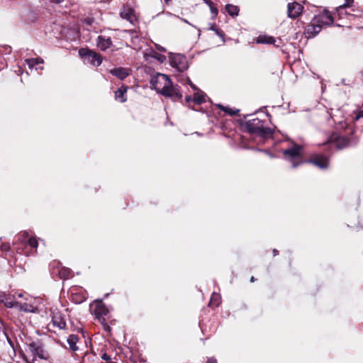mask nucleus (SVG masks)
<instances>
[{"instance_id":"c756f323","label":"nucleus","mask_w":363,"mask_h":363,"mask_svg":"<svg viewBox=\"0 0 363 363\" xmlns=\"http://www.w3.org/2000/svg\"><path fill=\"white\" fill-rule=\"evenodd\" d=\"M215 33L219 36L220 38H222L223 41L224 42L225 40H224V36H225V33L223 30H221L219 28H217L216 30H215Z\"/></svg>"},{"instance_id":"bb28decb","label":"nucleus","mask_w":363,"mask_h":363,"mask_svg":"<svg viewBox=\"0 0 363 363\" xmlns=\"http://www.w3.org/2000/svg\"><path fill=\"white\" fill-rule=\"evenodd\" d=\"M222 111H223L225 113H228L230 116H235L239 112L238 109L233 110L229 107L223 106L220 104L217 105Z\"/></svg>"},{"instance_id":"9d476101","label":"nucleus","mask_w":363,"mask_h":363,"mask_svg":"<svg viewBox=\"0 0 363 363\" xmlns=\"http://www.w3.org/2000/svg\"><path fill=\"white\" fill-rule=\"evenodd\" d=\"M169 61L171 66L180 72H183L189 68L187 58L183 55L174 54L171 56Z\"/></svg>"},{"instance_id":"0eeeda50","label":"nucleus","mask_w":363,"mask_h":363,"mask_svg":"<svg viewBox=\"0 0 363 363\" xmlns=\"http://www.w3.org/2000/svg\"><path fill=\"white\" fill-rule=\"evenodd\" d=\"M79 54L89 64L98 67L102 62V58L99 53L87 48H82L79 50Z\"/></svg>"},{"instance_id":"2eb2a0df","label":"nucleus","mask_w":363,"mask_h":363,"mask_svg":"<svg viewBox=\"0 0 363 363\" xmlns=\"http://www.w3.org/2000/svg\"><path fill=\"white\" fill-rule=\"evenodd\" d=\"M112 44V40L108 36L99 35L97 38L96 45L102 51L111 48Z\"/></svg>"},{"instance_id":"79ce46f5","label":"nucleus","mask_w":363,"mask_h":363,"mask_svg":"<svg viewBox=\"0 0 363 363\" xmlns=\"http://www.w3.org/2000/svg\"><path fill=\"white\" fill-rule=\"evenodd\" d=\"M273 254H274V256L277 255H278V250H276V249H274V250H273Z\"/></svg>"},{"instance_id":"6ab92c4d","label":"nucleus","mask_w":363,"mask_h":363,"mask_svg":"<svg viewBox=\"0 0 363 363\" xmlns=\"http://www.w3.org/2000/svg\"><path fill=\"white\" fill-rule=\"evenodd\" d=\"M127 91V86H121L118 90L115 91V99L120 102L126 101V97L125 96V92Z\"/></svg>"},{"instance_id":"ddd939ff","label":"nucleus","mask_w":363,"mask_h":363,"mask_svg":"<svg viewBox=\"0 0 363 363\" xmlns=\"http://www.w3.org/2000/svg\"><path fill=\"white\" fill-rule=\"evenodd\" d=\"M120 16L123 19L128 21L132 25H135V23L137 21L135 10L128 6H123V9L120 12Z\"/></svg>"},{"instance_id":"cd10ccee","label":"nucleus","mask_w":363,"mask_h":363,"mask_svg":"<svg viewBox=\"0 0 363 363\" xmlns=\"http://www.w3.org/2000/svg\"><path fill=\"white\" fill-rule=\"evenodd\" d=\"M61 278L67 279L71 276V270L69 269H62L59 271Z\"/></svg>"},{"instance_id":"58836bf2","label":"nucleus","mask_w":363,"mask_h":363,"mask_svg":"<svg viewBox=\"0 0 363 363\" xmlns=\"http://www.w3.org/2000/svg\"><path fill=\"white\" fill-rule=\"evenodd\" d=\"M156 48L157 50H160V51H164L165 49L164 48H162V46H160V45H156Z\"/></svg>"},{"instance_id":"4468645a","label":"nucleus","mask_w":363,"mask_h":363,"mask_svg":"<svg viewBox=\"0 0 363 363\" xmlns=\"http://www.w3.org/2000/svg\"><path fill=\"white\" fill-rule=\"evenodd\" d=\"M303 9V6L297 2L289 3L287 6L288 16L291 18H296L302 13Z\"/></svg>"},{"instance_id":"c9c22d12","label":"nucleus","mask_w":363,"mask_h":363,"mask_svg":"<svg viewBox=\"0 0 363 363\" xmlns=\"http://www.w3.org/2000/svg\"><path fill=\"white\" fill-rule=\"evenodd\" d=\"M18 75L23 73V70L21 67H18V70L15 71Z\"/></svg>"},{"instance_id":"b1692460","label":"nucleus","mask_w":363,"mask_h":363,"mask_svg":"<svg viewBox=\"0 0 363 363\" xmlns=\"http://www.w3.org/2000/svg\"><path fill=\"white\" fill-rule=\"evenodd\" d=\"M52 323L54 326L59 328L60 329H65L66 327V323L60 316L54 315L52 317Z\"/></svg>"},{"instance_id":"e433bc0d","label":"nucleus","mask_w":363,"mask_h":363,"mask_svg":"<svg viewBox=\"0 0 363 363\" xmlns=\"http://www.w3.org/2000/svg\"><path fill=\"white\" fill-rule=\"evenodd\" d=\"M345 3L342 5V6L346 7L350 6V0H345Z\"/></svg>"},{"instance_id":"aec40b11","label":"nucleus","mask_w":363,"mask_h":363,"mask_svg":"<svg viewBox=\"0 0 363 363\" xmlns=\"http://www.w3.org/2000/svg\"><path fill=\"white\" fill-rule=\"evenodd\" d=\"M79 341V337L76 335H70L67 338V343L69 346L70 350L72 351H77L79 350L77 343Z\"/></svg>"},{"instance_id":"7ed1b4c3","label":"nucleus","mask_w":363,"mask_h":363,"mask_svg":"<svg viewBox=\"0 0 363 363\" xmlns=\"http://www.w3.org/2000/svg\"><path fill=\"white\" fill-rule=\"evenodd\" d=\"M246 128L251 134L257 135L262 138H268L272 136L273 130L264 126V121L255 118L246 121Z\"/></svg>"},{"instance_id":"a211bd4d","label":"nucleus","mask_w":363,"mask_h":363,"mask_svg":"<svg viewBox=\"0 0 363 363\" xmlns=\"http://www.w3.org/2000/svg\"><path fill=\"white\" fill-rule=\"evenodd\" d=\"M257 43H259V44H269V45H272V44H274L275 42H276V40L274 37L272 36H269V35H259L257 38V40H256Z\"/></svg>"},{"instance_id":"de8ad7c7","label":"nucleus","mask_w":363,"mask_h":363,"mask_svg":"<svg viewBox=\"0 0 363 363\" xmlns=\"http://www.w3.org/2000/svg\"><path fill=\"white\" fill-rule=\"evenodd\" d=\"M165 3H169L171 0H164Z\"/></svg>"},{"instance_id":"f3484780","label":"nucleus","mask_w":363,"mask_h":363,"mask_svg":"<svg viewBox=\"0 0 363 363\" xmlns=\"http://www.w3.org/2000/svg\"><path fill=\"white\" fill-rule=\"evenodd\" d=\"M110 73L121 80L124 79L129 75L128 70L123 67L112 69L110 70Z\"/></svg>"},{"instance_id":"f704fd0d","label":"nucleus","mask_w":363,"mask_h":363,"mask_svg":"<svg viewBox=\"0 0 363 363\" xmlns=\"http://www.w3.org/2000/svg\"><path fill=\"white\" fill-rule=\"evenodd\" d=\"M185 101L187 104H190L191 101H193V99H191V96H186L185 97Z\"/></svg>"},{"instance_id":"39448f33","label":"nucleus","mask_w":363,"mask_h":363,"mask_svg":"<svg viewBox=\"0 0 363 363\" xmlns=\"http://www.w3.org/2000/svg\"><path fill=\"white\" fill-rule=\"evenodd\" d=\"M90 308L94 314L96 319L104 325L106 328L109 329V326L106 325L104 316L108 313V309L102 302L101 300H96L90 305Z\"/></svg>"},{"instance_id":"9b49d317","label":"nucleus","mask_w":363,"mask_h":363,"mask_svg":"<svg viewBox=\"0 0 363 363\" xmlns=\"http://www.w3.org/2000/svg\"><path fill=\"white\" fill-rule=\"evenodd\" d=\"M328 143L337 149L342 150L349 145L350 140L345 136L340 135L338 133H333L329 138Z\"/></svg>"},{"instance_id":"dca6fc26","label":"nucleus","mask_w":363,"mask_h":363,"mask_svg":"<svg viewBox=\"0 0 363 363\" xmlns=\"http://www.w3.org/2000/svg\"><path fill=\"white\" fill-rule=\"evenodd\" d=\"M1 297V301L4 304L6 308H17L18 302L15 301L16 295H2Z\"/></svg>"},{"instance_id":"a18cd8bd","label":"nucleus","mask_w":363,"mask_h":363,"mask_svg":"<svg viewBox=\"0 0 363 363\" xmlns=\"http://www.w3.org/2000/svg\"><path fill=\"white\" fill-rule=\"evenodd\" d=\"M6 339H7V340L9 341V342L10 344H11V341L10 340V339L9 338V337H8V336H6Z\"/></svg>"},{"instance_id":"72a5a7b5","label":"nucleus","mask_w":363,"mask_h":363,"mask_svg":"<svg viewBox=\"0 0 363 363\" xmlns=\"http://www.w3.org/2000/svg\"><path fill=\"white\" fill-rule=\"evenodd\" d=\"M128 32L130 33V34L131 35L132 39H133L135 38H138V35H136L135 31H134V30H128Z\"/></svg>"},{"instance_id":"423d86ee","label":"nucleus","mask_w":363,"mask_h":363,"mask_svg":"<svg viewBox=\"0 0 363 363\" xmlns=\"http://www.w3.org/2000/svg\"><path fill=\"white\" fill-rule=\"evenodd\" d=\"M22 236V239L21 237L18 238V240H21V243L17 244L15 249L19 254H25L28 255L30 252L26 251L25 249H26L28 247H30L31 250L35 251L38 246V241L35 238H28V235L26 233H24Z\"/></svg>"},{"instance_id":"473e14b6","label":"nucleus","mask_w":363,"mask_h":363,"mask_svg":"<svg viewBox=\"0 0 363 363\" xmlns=\"http://www.w3.org/2000/svg\"><path fill=\"white\" fill-rule=\"evenodd\" d=\"M206 363H217V360L215 357H211L208 358Z\"/></svg>"},{"instance_id":"5701e85b","label":"nucleus","mask_w":363,"mask_h":363,"mask_svg":"<svg viewBox=\"0 0 363 363\" xmlns=\"http://www.w3.org/2000/svg\"><path fill=\"white\" fill-rule=\"evenodd\" d=\"M18 309H19L20 311H25V312H31V313H35V308L30 305V304H28V303H21L19 302H18V306L17 308Z\"/></svg>"},{"instance_id":"c03bdc74","label":"nucleus","mask_w":363,"mask_h":363,"mask_svg":"<svg viewBox=\"0 0 363 363\" xmlns=\"http://www.w3.org/2000/svg\"><path fill=\"white\" fill-rule=\"evenodd\" d=\"M254 281H255V278H254V277H252L251 279H250V281L253 282Z\"/></svg>"},{"instance_id":"f257e3e1","label":"nucleus","mask_w":363,"mask_h":363,"mask_svg":"<svg viewBox=\"0 0 363 363\" xmlns=\"http://www.w3.org/2000/svg\"><path fill=\"white\" fill-rule=\"evenodd\" d=\"M152 87L162 96L170 98L173 101H178L182 99V94L179 86L174 84L167 75L157 73L150 79Z\"/></svg>"},{"instance_id":"6e6552de","label":"nucleus","mask_w":363,"mask_h":363,"mask_svg":"<svg viewBox=\"0 0 363 363\" xmlns=\"http://www.w3.org/2000/svg\"><path fill=\"white\" fill-rule=\"evenodd\" d=\"M177 80L179 81L182 84L188 83L190 85V86L195 91V92L194 94V98H193V101L195 104H201L202 103H203L205 101V98H206V95L203 91H201L200 89H199L191 82V81L190 80V79L188 77L184 76V74H182V75L178 76Z\"/></svg>"},{"instance_id":"2f4dec72","label":"nucleus","mask_w":363,"mask_h":363,"mask_svg":"<svg viewBox=\"0 0 363 363\" xmlns=\"http://www.w3.org/2000/svg\"><path fill=\"white\" fill-rule=\"evenodd\" d=\"M363 118V111H359L354 117V121H358L360 118Z\"/></svg>"},{"instance_id":"c85d7f7f","label":"nucleus","mask_w":363,"mask_h":363,"mask_svg":"<svg viewBox=\"0 0 363 363\" xmlns=\"http://www.w3.org/2000/svg\"><path fill=\"white\" fill-rule=\"evenodd\" d=\"M101 359L105 360V361H107L108 362L107 363H115L111 361V357L110 355L107 354L106 352H104L101 355Z\"/></svg>"},{"instance_id":"ea45409f","label":"nucleus","mask_w":363,"mask_h":363,"mask_svg":"<svg viewBox=\"0 0 363 363\" xmlns=\"http://www.w3.org/2000/svg\"><path fill=\"white\" fill-rule=\"evenodd\" d=\"M52 2H54V3H56V4H60L62 3V1H64V0H50Z\"/></svg>"},{"instance_id":"49530a36","label":"nucleus","mask_w":363,"mask_h":363,"mask_svg":"<svg viewBox=\"0 0 363 363\" xmlns=\"http://www.w3.org/2000/svg\"><path fill=\"white\" fill-rule=\"evenodd\" d=\"M183 21H184L185 23H188V24H190V23H189V21H186V19H183Z\"/></svg>"},{"instance_id":"f03ea898","label":"nucleus","mask_w":363,"mask_h":363,"mask_svg":"<svg viewBox=\"0 0 363 363\" xmlns=\"http://www.w3.org/2000/svg\"><path fill=\"white\" fill-rule=\"evenodd\" d=\"M334 20L331 14L325 11L317 16H314L311 23L306 28V32L308 37H314L320 33L323 26H330L333 23Z\"/></svg>"},{"instance_id":"37998d69","label":"nucleus","mask_w":363,"mask_h":363,"mask_svg":"<svg viewBox=\"0 0 363 363\" xmlns=\"http://www.w3.org/2000/svg\"><path fill=\"white\" fill-rule=\"evenodd\" d=\"M24 360L26 361V363H33V362H34V361H33V359L31 361H29L26 358H24Z\"/></svg>"},{"instance_id":"4be33fe9","label":"nucleus","mask_w":363,"mask_h":363,"mask_svg":"<svg viewBox=\"0 0 363 363\" xmlns=\"http://www.w3.org/2000/svg\"><path fill=\"white\" fill-rule=\"evenodd\" d=\"M203 1L208 6L211 10L212 18H216V17L218 16V11L214 3L211 0H203Z\"/></svg>"},{"instance_id":"a878e982","label":"nucleus","mask_w":363,"mask_h":363,"mask_svg":"<svg viewBox=\"0 0 363 363\" xmlns=\"http://www.w3.org/2000/svg\"><path fill=\"white\" fill-rule=\"evenodd\" d=\"M220 295L216 293H213L210 300L209 305L212 307L218 306L220 303Z\"/></svg>"},{"instance_id":"412c9836","label":"nucleus","mask_w":363,"mask_h":363,"mask_svg":"<svg viewBox=\"0 0 363 363\" xmlns=\"http://www.w3.org/2000/svg\"><path fill=\"white\" fill-rule=\"evenodd\" d=\"M225 9L232 17L238 16L240 11L238 6L230 4L225 5Z\"/></svg>"},{"instance_id":"20e7f679","label":"nucleus","mask_w":363,"mask_h":363,"mask_svg":"<svg viewBox=\"0 0 363 363\" xmlns=\"http://www.w3.org/2000/svg\"><path fill=\"white\" fill-rule=\"evenodd\" d=\"M27 346L28 351L33 355V361H35L37 357L45 360L50 358L48 352L44 349L43 345L40 340L31 341L27 343Z\"/></svg>"},{"instance_id":"393cba45","label":"nucleus","mask_w":363,"mask_h":363,"mask_svg":"<svg viewBox=\"0 0 363 363\" xmlns=\"http://www.w3.org/2000/svg\"><path fill=\"white\" fill-rule=\"evenodd\" d=\"M25 61L30 69H33L38 64L43 63V60L41 58H30L26 59Z\"/></svg>"},{"instance_id":"a19ab883","label":"nucleus","mask_w":363,"mask_h":363,"mask_svg":"<svg viewBox=\"0 0 363 363\" xmlns=\"http://www.w3.org/2000/svg\"><path fill=\"white\" fill-rule=\"evenodd\" d=\"M14 294L16 295V297H18V298L23 297V294H21V293H15Z\"/></svg>"},{"instance_id":"4c0bfd02","label":"nucleus","mask_w":363,"mask_h":363,"mask_svg":"<svg viewBox=\"0 0 363 363\" xmlns=\"http://www.w3.org/2000/svg\"><path fill=\"white\" fill-rule=\"evenodd\" d=\"M218 28L216 27V26L214 24H212L210 27V30H213L215 32V30L217 29Z\"/></svg>"},{"instance_id":"1a4fd4ad","label":"nucleus","mask_w":363,"mask_h":363,"mask_svg":"<svg viewBox=\"0 0 363 363\" xmlns=\"http://www.w3.org/2000/svg\"><path fill=\"white\" fill-rule=\"evenodd\" d=\"M303 162L311 163L322 169H327L329 165V160L326 156L323 155H315L312 158L306 161H301L300 162H294L292 163V167L296 168L300 164Z\"/></svg>"},{"instance_id":"f8f14e48","label":"nucleus","mask_w":363,"mask_h":363,"mask_svg":"<svg viewBox=\"0 0 363 363\" xmlns=\"http://www.w3.org/2000/svg\"><path fill=\"white\" fill-rule=\"evenodd\" d=\"M301 150V145L295 144L291 148L284 150L282 152L286 159L293 160L300 157Z\"/></svg>"},{"instance_id":"7c9ffc66","label":"nucleus","mask_w":363,"mask_h":363,"mask_svg":"<svg viewBox=\"0 0 363 363\" xmlns=\"http://www.w3.org/2000/svg\"><path fill=\"white\" fill-rule=\"evenodd\" d=\"M1 250L7 252L10 250V246L9 244L4 243L1 245Z\"/></svg>"}]
</instances>
